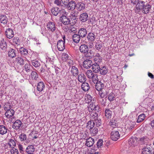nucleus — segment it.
<instances>
[{
	"label": "nucleus",
	"mask_w": 154,
	"mask_h": 154,
	"mask_svg": "<svg viewBox=\"0 0 154 154\" xmlns=\"http://www.w3.org/2000/svg\"><path fill=\"white\" fill-rule=\"evenodd\" d=\"M118 129V130H114L112 131L110 137L111 139L115 141H116L119 138L120 136L122 135V132L120 131V129Z\"/></svg>",
	"instance_id": "f257e3e1"
},
{
	"label": "nucleus",
	"mask_w": 154,
	"mask_h": 154,
	"mask_svg": "<svg viewBox=\"0 0 154 154\" xmlns=\"http://www.w3.org/2000/svg\"><path fill=\"white\" fill-rule=\"evenodd\" d=\"M65 42L62 40H59L57 43V47L58 50L60 51H63L65 48Z\"/></svg>",
	"instance_id": "f03ea898"
},
{
	"label": "nucleus",
	"mask_w": 154,
	"mask_h": 154,
	"mask_svg": "<svg viewBox=\"0 0 154 154\" xmlns=\"http://www.w3.org/2000/svg\"><path fill=\"white\" fill-rule=\"evenodd\" d=\"M47 28L48 30L51 32H54L56 29L55 23L51 22H48L47 25Z\"/></svg>",
	"instance_id": "7ed1b4c3"
},
{
	"label": "nucleus",
	"mask_w": 154,
	"mask_h": 154,
	"mask_svg": "<svg viewBox=\"0 0 154 154\" xmlns=\"http://www.w3.org/2000/svg\"><path fill=\"white\" fill-rule=\"evenodd\" d=\"M92 64L93 63L91 60H89V59H87L84 61L83 65L84 68L88 69L92 66Z\"/></svg>",
	"instance_id": "20e7f679"
},
{
	"label": "nucleus",
	"mask_w": 154,
	"mask_h": 154,
	"mask_svg": "<svg viewBox=\"0 0 154 154\" xmlns=\"http://www.w3.org/2000/svg\"><path fill=\"white\" fill-rule=\"evenodd\" d=\"M88 19V16L86 13H82L79 16V19L82 22H85Z\"/></svg>",
	"instance_id": "39448f33"
},
{
	"label": "nucleus",
	"mask_w": 154,
	"mask_h": 154,
	"mask_svg": "<svg viewBox=\"0 0 154 154\" xmlns=\"http://www.w3.org/2000/svg\"><path fill=\"white\" fill-rule=\"evenodd\" d=\"M67 0H55L54 3L59 7H62L67 4Z\"/></svg>",
	"instance_id": "423d86ee"
},
{
	"label": "nucleus",
	"mask_w": 154,
	"mask_h": 154,
	"mask_svg": "<svg viewBox=\"0 0 154 154\" xmlns=\"http://www.w3.org/2000/svg\"><path fill=\"white\" fill-rule=\"evenodd\" d=\"M94 143V140L92 137H89L86 139L85 145L88 147L92 146Z\"/></svg>",
	"instance_id": "0eeeda50"
},
{
	"label": "nucleus",
	"mask_w": 154,
	"mask_h": 154,
	"mask_svg": "<svg viewBox=\"0 0 154 154\" xmlns=\"http://www.w3.org/2000/svg\"><path fill=\"white\" fill-rule=\"evenodd\" d=\"M87 34V31L86 29L84 28H81L79 30L78 34L81 38L85 37Z\"/></svg>",
	"instance_id": "6e6552de"
},
{
	"label": "nucleus",
	"mask_w": 154,
	"mask_h": 154,
	"mask_svg": "<svg viewBox=\"0 0 154 154\" xmlns=\"http://www.w3.org/2000/svg\"><path fill=\"white\" fill-rule=\"evenodd\" d=\"M61 21L65 25L71 24V21L66 16H62L61 17Z\"/></svg>",
	"instance_id": "1a4fd4ad"
},
{
	"label": "nucleus",
	"mask_w": 154,
	"mask_h": 154,
	"mask_svg": "<svg viewBox=\"0 0 154 154\" xmlns=\"http://www.w3.org/2000/svg\"><path fill=\"white\" fill-rule=\"evenodd\" d=\"M79 50L81 53L85 54L88 51L89 49L87 45L84 44L80 45Z\"/></svg>",
	"instance_id": "9d476101"
},
{
	"label": "nucleus",
	"mask_w": 154,
	"mask_h": 154,
	"mask_svg": "<svg viewBox=\"0 0 154 154\" xmlns=\"http://www.w3.org/2000/svg\"><path fill=\"white\" fill-rule=\"evenodd\" d=\"M22 123L21 121L19 120H16L12 125L13 128L16 130L18 129L21 126Z\"/></svg>",
	"instance_id": "9b49d317"
},
{
	"label": "nucleus",
	"mask_w": 154,
	"mask_h": 154,
	"mask_svg": "<svg viewBox=\"0 0 154 154\" xmlns=\"http://www.w3.org/2000/svg\"><path fill=\"white\" fill-rule=\"evenodd\" d=\"M99 107L97 105L96 106L95 105L94 103H92V102L90 103V104L88 106V109L89 111H90V109L92 110V111H97L98 112V110H99Z\"/></svg>",
	"instance_id": "f8f14e48"
},
{
	"label": "nucleus",
	"mask_w": 154,
	"mask_h": 154,
	"mask_svg": "<svg viewBox=\"0 0 154 154\" xmlns=\"http://www.w3.org/2000/svg\"><path fill=\"white\" fill-rule=\"evenodd\" d=\"M78 79L81 83L84 82L86 81V77L84 73L81 72L78 75Z\"/></svg>",
	"instance_id": "ddd939ff"
},
{
	"label": "nucleus",
	"mask_w": 154,
	"mask_h": 154,
	"mask_svg": "<svg viewBox=\"0 0 154 154\" xmlns=\"http://www.w3.org/2000/svg\"><path fill=\"white\" fill-rule=\"evenodd\" d=\"M95 84H96L95 88L97 91H100L103 89L104 85L100 81H98Z\"/></svg>",
	"instance_id": "4468645a"
},
{
	"label": "nucleus",
	"mask_w": 154,
	"mask_h": 154,
	"mask_svg": "<svg viewBox=\"0 0 154 154\" xmlns=\"http://www.w3.org/2000/svg\"><path fill=\"white\" fill-rule=\"evenodd\" d=\"M89 117L91 120H93L94 121L95 120L97 119L98 117V115L96 112L94 111H92L90 112V111H89Z\"/></svg>",
	"instance_id": "2eb2a0df"
},
{
	"label": "nucleus",
	"mask_w": 154,
	"mask_h": 154,
	"mask_svg": "<svg viewBox=\"0 0 154 154\" xmlns=\"http://www.w3.org/2000/svg\"><path fill=\"white\" fill-rule=\"evenodd\" d=\"M94 60L95 62L94 63L99 64L102 62V58L100 54L98 53H97L94 57Z\"/></svg>",
	"instance_id": "dca6fc26"
},
{
	"label": "nucleus",
	"mask_w": 154,
	"mask_h": 154,
	"mask_svg": "<svg viewBox=\"0 0 154 154\" xmlns=\"http://www.w3.org/2000/svg\"><path fill=\"white\" fill-rule=\"evenodd\" d=\"M137 138L135 137L131 138L128 142V143L131 146H134L137 144Z\"/></svg>",
	"instance_id": "f3484780"
},
{
	"label": "nucleus",
	"mask_w": 154,
	"mask_h": 154,
	"mask_svg": "<svg viewBox=\"0 0 154 154\" xmlns=\"http://www.w3.org/2000/svg\"><path fill=\"white\" fill-rule=\"evenodd\" d=\"M92 66L93 72L97 73L99 72L100 67L98 64L97 63L93 64Z\"/></svg>",
	"instance_id": "a211bd4d"
},
{
	"label": "nucleus",
	"mask_w": 154,
	"mask_h": 154,
	"mask_svg": "<svg viewBox=\"0 0 154 154\" xmlns=\"http://www.w3.org/2000/svg\"><path fill=\"white\" fill-rule=\"evenodd\" d=\"M85 5L82 2H78L76 4V8L79 11L83 10L85 9Z\"/></svg>",
	"instance_id": "6ab92c4d"
},
{
	"label": "nucleus",
	"mask_w": 154,
	"mask_h": 154,
	"mask_svg": "<svg viewBox=\"0 0 154 154\" xmlns=\"http://www.w3.org/2000/svg\"><path fill=\"white\" fill-rule=\"evenodd\" d=\"M76 7V4H75L73 1H71L69 2L67 5V7L68 9L69 10H73L75 9Z\"/></svg>",
	"instance_id": "aec40b11"
},
{
	"label": "nucleus",
	"mask_w": 154,
	"mask_h": 154,
	"mask_svg": "<svg viewBox=\"0 0 154 154\" xmlns=\"http://www.w3.org/2000/svg\"><path fill=\"white\" fill-rule=\"evenodd\" d=\"M100 73L101 75H105L108 72V69L106 66H101L100 69Z\"/></svg>",
	"instance_id": "412c9836"
},
{
	"label": "nucleus",
	"mask_w": 154,
	"mask_h": 154,
	"mask_svg": "<svg viewBox=\"0 0 154 154\" xmlns=\"http://www.w3.org/2000/svg\"><path fill=\"white\" fill-rule=\"evenodd\" d=\"M35 151V148L32 145L28 146L26 149V152L28 154H32Z\"/></svg>",
	"instance_id": "4be33fe9"
},
{
	"label": "nucleus",
	"mask_w": 154,
	"mask_h": 154,
	"mask_svg": "<svg viewBox=\"0 0 154 154\" xmlns=\"http://www.w3.org/2000/svg\"><path fill=\"white\" fill-rule=\"evenodd\" d=\"M45 88V84L43 82H39L37 86V90L39 91H42Z\"/></svg>",
	"instance_id": "5701e85b"
},
{
	"label": "nucleus",
	"mask_w": 154,
	"mask_h": 154,
	"mask_svg": "<svg viewBox=\"0 0 154 154\" xmlns=\"http://www.w3.org/2000/svg\"><path fill=\"white\" fill-rule=\"evenodd\" d=\"M150 8V5L149 4L147 3L145 5L142 9L143 13L145 14L148 13L149 12Z\"/></svg>",
	"instance_id": "b1692460"
},
{
	"label": "nucleus",
	"mask_w": 154,
	"mask_h": 154,
	"mask_svg": "<svg viewBox=\"0 0 154 154\" xmlns=\"http://www.w3.org/2000/svg\"><path fill=\"white\" fill-rule=\"evenodd\" d=\"M142 154H152V152L150 147H145L142 149Z\"/></svg>",
	"instance_id": "393cba45"
},
{
	"label": "nucleus",
	"mask_w": 154,
	"mask_h": 154,
	"mask_svg": "<svg viewBox=\"0 0 154 154\" xmlns=\"http://www.w3.org/2000/svg\"><path fill=\"white\" fill-rule=\"evenodd\" d=\"M72 11L71 12L70 17L71 19L73 20H75L78 14V12L75 10H72Z\"/></svg>",
	"instance_id": "a878e982"
},
{
	"label": "nucleus",
	"mask_w": 154,
	"mask_h": 154,
	"mask_svg": "<svg viewBox=\"0 0 154 154\" xmlns=\"http://www.w3.org/2000/svg\"><path fill=\"white\" fill-rule=\"evenodd\" d=\"M71 72L72 75L74 76H75L78 75V69L77 67L75 66H74L72 67Z\"/></svg>",
	"instance_id": "bb28decb"
},
{
	"label": "nucleus",
	"mask_w": 154,
	"mask_h": 154,
	"mask_svg": "<svg viewBox=\"0 0 154 154\" xmlns=\"http://www.w3.org/2000/svg\"><path fill=\"white\" fill-rule=\"evenodd\" d=\"M109 125L113 128L117 127L118 126L117 121L115 119H112L109 122Z\"/></svg>",
	"instance_id": "cd10ccee"
},
{
	"label": "nucleus",
	"mask_w": 154,
	"mask_h": 154,
	"mask_svg": "<svg viewBox=\"0 0 154 154\" xmlns=\"http://www.w3.org/2000/svg\"><path fill=\"white\" fill-rule=\"evenodd\" d=\"M87 38L88 41H93L95 39L96 36L93 33L90 32L88 34Z\"/></svg>",
	"instance_id": "c85d7f7f"
},
{
	"label": "nucleus",
	"mask_w": 154,
	"mask_h": 154,
	"mask_svg": "<svg viewBox=\"0 0 154 154\" xmlns=\"http://www.w3.org/2000/svg\"><path fill=\"white\" fill-rule=\"evenodd\" d=\"M82 83H83L81 86L82 88L85 91H88L90 89L89 84L87 82H85Z\"/></svg>",
	"instance_id": "c756f323"
},
{
	"label": "nucleus",
	"mask_w": 154,
	"mask_h": 154,
	"mask_svg": "<svg viewBox=\"0 0 154 154\" xmlns=\"http://www.w3.org/2000/svg\"><path fill=\"white\" fill-rule=\"evenodd\" d=\"M145 5L144 2L140 1H139L137 4L136 8L137 9H142Z\"/></svg>",
	"instance_id": "7c9ffc66"
},
{
	"label": "nucleus",
	"mask_w": 154,
	"mask_h": 154,
	"mask_svg": "<svg viewBox=\"0 0 154 154\" xmlns=\"http://www.w3.org/2000/svg\"><path fill=\"white\" fill-rule=\"evenodd\" d=\"M81 38V37L77 34H74L72 37L73 41L76 43H78L79 42Z\"/></svg>",
	"instance_id": "2f4dec72"
},
{
	"label": "nucleus",
	"mask_w": 154,
	"mask_h": 154,
	"mask_svg": "<svg viewBox=\"0 0 154 154\" xmlns=\"http://www.w3.org/2000/svg\"><path fill=\"white\" fill-rule=\"evenodd\" d=\"M95 122L93 120L89 121L87 123L86 128L89 130L91 129L94 126Z\"/></svg>",
	"instance_id": "473e14b6"
},
{
	"label": "nucleus",
	"mask_w": 154,
	"mask_h": 154,
	"mask_svg": "<svg viewBox=\"0 0 154 154\" xmlns=\"http://www.w3.org/2000/svg\"><path fill=\"white\" fill-rule=\"evenodd\" d=\"M105 115L108 119L111 118L112 115V112L109 109H106L105 110Z\"/></svg>",
	"instance_id": "72a5a7b5"
},
{
	"label": "nucleus",
	"mask_w": 154,
	"mask_h": 154,
	"mask_svg": "<svg viewBox=\"0 0 154 154\" xmlns=\"http://www.w3.org/2000/svg\"><path fill=\"white\" fill-rule=\"evenodd\" d=\"M145 115L144 114H142L139 115L137 118V122L140 123L143 121L145 119Z\"/></svg>",
	"instance_id": "f704fd0d"
},
{
	"label": "nucleus",
	"mask_w": 154,
	"mask_h": 154,
	"mask_svg": "<svg viewBox=\"0 0 154 154\" xmlns=\"http://www.w3.org/2000/svg\"><path fill=\"white\" fill-rule=\"evenodd\" d=\"M85 74L87 77L88 79L90 78L91 77H92L93 75L94 74V73L91 70H87L85 72Z\"/></svg>",
	"instance_id": "c9c22d12"
},
{
	"label": "nucleus",
	"mask_w": 154,
	"mask_h": 154,
	"mask_svg": "<svg viewBox=\"0 0 154 154\" xmlns=\"http://www.w3.org/2000/svg\"><path fill=\"white\" fill-rule=\"evenodd\" d=\"M7 132V129L3 125L0 126V134H4Z\"/></svg>",
	"instance_id": "e433bc0d"
},
{
	"label": "nucleus",
	"mask_w": 154,
	"mask_h": 154,
	"mask_svg": "<svg viewBox=\"0 0 154 154\" xmlns=\"http://www.w3.org/2000/svg\"><path fill=\"white\" fill-rule=\"evenodd\" d=\"M0 22L3 24H6L7 23V20L5 16L1 15L0 16Z\"/></svg>",
	"instance_id": "4c0bfd02"
},
{
	"label": "nucleus",
	"mask_w": 154,
	"mask_h": 154,
	"mask_svg": "<svg viewBox=\"0 0 154 154\" xmlns=\"http://www.w3.org/2000/svg\"><path fill=\"white\" fill-rule=\"evenodd\" d=\"M60 16H66L67 15V13L66 12L65 10L64 9H61L59 11L58 14Z\"/></svg>",
	"instance_id": "58836bf2"
},
{
	"label": "nucleus",
	"mask_w": 154,
	"mask_h": 154,
	"mask_svg": "<svg viewBox=\"0 0 154 154\" xmlns=\"http://www.w3.org/2000/svg\"><path fill=\"white\" fill-rule=\"evenodd\" d=\"M31 77L32 79L36 80L38 78V75L35 71H32L31 74Z\"/></svg>",
	"instance_id": "ea45409f"
},
{
	"label": "nucleus",
	"mask_w": 154,
	"mask_h": 154,
	"mask_svg": "<svg viewBox=\"0 0 154 154\" xmlns=\"http://www.w3.org/2000/svg\"><path fill=\"white\" fill-rule=\"evenodd\" d=\"M10 112H11V115H10V122H12L15 120V117L14 116V111L12 109H10Z\"/></svg>",
	"instance_id": "a19ab883"
},
{
	"label": "nucleus",
	"mask_w": 154,
	"mask_h": 154,
	"mask_svg": "<svg viewBox=\"0 0 154 154\" xmlns=\"http://www.w3.org/2000/svg\"><path fill=\"white\" fill-rule=\"evenodd\" d=\"M91 79L92 81L94 82V84L97 83L98 80V76L97 75V74H94L93 75V76L89 79Z\"/></svg>",
	"instance_id": "79ce46f5"
},
{
	"label": "nucleus",
	"mask_w": 154,
	"mask_h": 154,
	"mask_svg": "<svg viewBox=\"0 0 154 154\" xmlns=\"http://www.w3.org/2000/svg\"><path fill=\"white\" fill-rule=\"evenodd\" d=\"M90 131V133L93 136L95 135L98 133V130L97 128L95 127L92 128Z\"/></svg>",
	"instance_id": "37998d69"
},
{
	"label": "nucleus",
	"mask_w": 154,
	"mask_h": 154,
	"mask_svg": "<svg viewBox=\"0 0 154 154\" xmlns=\"http://www.w3.org/2000/svg\"><path fill=\"white\" fill-rule=\"evenodd\" d=\"M32 65L35 67H37L40 65V62L37 60H34L32 61Z\"/></svg>",
	"instance_id": "c03bdc74"
},
{
	"label": "nucleus",
	"mask_w": 154,
	"mask_h": 154,
	"mask_svg": "<svg viewBox=\"0 0 154 154\" xmlns=\"http://www.w3.org/2000/svg\"><path fill=\"white\" fill-rule=\"evenodd\" d=\"M58 8H54L51 10L52 14L55 16H57L58 14Z\"/></svg>",
	"instance_id": "a18cd8bd"
},
{
	"label": "nucleus",
	"mask_w": 154,
	"mask_h": 154,
	"mask_svg": "<svg viewBox=\"0 0 154 154\" xmlns=\"http://www.w3.org/2000/svg\"><path fill=\"white\" fill-rule=\"evenodd\" d=\"M16 51L13 49H11V50H10V57L12 58H14L16 57Z\"/></svg>",
	"instance_id": "49530a36"
},
{
	"label": "nucleus",
	"mask_w": 154,
	"mask_h": 154,
	"mask_svg": "<svg viewBox=\"0 0 154 154\" xmlns=\"http://www.w3.org/2000/svg\"><path fill=\"white\" fill-rule=\"evenodd\" d=\"M115 98V95L113 93H111L108 95V99L110 101H113Z\"/></svg>",
	"instance_id": "de8ad7c7"
},
{
	"label": "nucleus",
	"mask_w": 154,
	"mask_h": 154,
	"mask_svg": "<svg viewBox=\"0 0 154 154\" xmlns=\"http://www.w3.org/2000/svg\"><path fill=\"white\" fill-rule=\"evenodd\" d=\"M19 138L21 141H24L26 139V136L25 134H21L19 136Z\"/></svg>",
	"instance_id": "09e8293b"
},
{
	"label": "nucleus",
	"mask_w": 154,
	"mask_h": 154,
	"mask_svg": "<svg viewBox=\"0 0 154 154\" xmlns=\"http://www.w3.org/2000/svg\"><path fill=\"white\" fill-rule=\"evenodd\" d=\"M24 67L25 71H26V72H30L31 71V66L30 65L27 63L26 64Z\"/></svg>",
	"instance_id": "8fccbe9b"
},
{
	"label": "nucleus",
	"mask_w": 154,
	"mask_h": 154,
	"mask_svg": "<svg viewBox=\"0 0 154 154\" xmlns=\"http://www.w3.org/2000/svg\"><path fill=\"white\" fill-rule=\"evenodd\" d=\"M20 51L21 54L24 55H26L28 53L27 50L23 48H21L20 49Z\"/></svg>",
	"instance_id": "3c124183"
},
{
	"label": "nucleus",
	"mask_w": 154,
	"mask_h": 154,
	"mask_svg": "<svg viewBox=\"0 0 154 154\" xmlns=\"http://www.w3.org/2000/svg\"><path fill=\"white\" fill-rule=\"evenodd\" d=\"M102 44L100 42H98L96 43L95 47L98 51L100 50L102 47Z\"/></svg>",
	"instance_id": "603ef678"
},
{
	"label": "nucleus",
	"mask_w": 154,
	"mask_h": 154,
	"mask_svg": "<svg viewBox=\"0 0 154 154\" xmlns=\"http://www.w3.org/2000/svg\"><path fill=\"white\" fill-rule=\"evenodd\" d=\"M62 58L63 61H66L69 59V56L67 54L63 53L62 55Z\"/></svg>",
	"instance_id": "864d4df0"
},
{
	"label": "nucleus",
	"mask_w": 154,
	"mask_h": 154,
	"mask_svg": "<svg viewBox=\"0 0 154 154\" xmlns=\"http://www.w3.org/2000/svg\"><path fill=\"white\" fill-rule=\"evenodd\" d=\"M95 123H96V126L97 127H99L101 125V121L100 119L98 118L97 119L95 120L94 121Z\"/></svg>",
	"instance_id": "5fc2aeb1"
},
{
	"label": "nucleus",
	"mask_w": 154,
	"mask_h": 154,
	"mask_svg": "<svg viewBox=\"0 0 154 154\" xmlns=\"http://www.w3.org/2000/svg\"><path fill=\"white\" fill-rule=\"evenodd\" d=\"M16 59L20 65H23L24 63V60L22 57H18L16 58Z\"/></svg>",
	"instance_id": "6e6d98bb"
},
{
	"label": "nucleus",
	"mask_w": 154,
	"mask_h": 154,
	"mask_svg": "<svg viewBox=\"0 0 154 154\" xmlns=\"http://www.w3.org/2000/svg\"><path fill=\"white\" fill-rule=\"evenodd\" d=\"M4 109L5 111H9L10 110V103L8 102L4 105Z\"/></svg>",
	"instance_id": "4d7b16f0"
},
{
	"label": "nucleus",
	"mask_w": 154,
	"mask_h": 154,
	"mask_svg": "<svg viewBox=\"0 0 154 154\" xmlns=\"http://www.w3.org/2000/svg\"><path fill=\"white\" fill-rule=\"evenodd\" d=\"M86 56L88 58H90L93 55V52L91 50H90L89 51L86 53Z\"/></svg>",
	"instance_id": "13d9d810"
},
{
	"label": "nucleus",
	"mask_w": 154,
	"mask_h": 154,
	"mask_svg": "<svg viewBox=\"0 0 154 154\" xmlns=\"http://www.w3.org/2000/svg\"><path fill=\"white\" fill-rule=\"evenodd\" d=\"M10 152L12 154H18V152L17 149L13 147V148L10 150Z\"/></svg>",
	"instance_id": "bf43d9fd"
},
{
	"label": "nucleus",
	"mask_w": 154,
	"mask_h": 154,
	"mask_svg": "<svg viewBox=\"0 0 154 154\" xmlns=\"http://www.w3.org/2000/svg\"><path fill=\"white\" fill-rule=\"evenodd\" d=\"M103 141L101 139H99L97 143V146L98 148L100 147L103 145Z\"/></svg>",
	"instance_id": "052dcab7"
},
{
	"label": "nucleus",
	"mask_w": 154,
	"mask_h": 154,
	"mask_svg": "<svg viewBox=\"0 0 154 154\" xmlns=\"http://www.w3.org/2000/svg\"><path fill=\"white\" fill-rule=\"evenodd\" d=\"M87 98H85V100H87V103H91L92 100V97L90 95H88Z\"/></svg>",
	"instance_id": "680f3d73"
},
{
	"label": "nucleus",
	"mask_w": 154,
	"mask_h": 154,
	"mask_svg": "<svg viewBox=\"0 0 154 154\" xmlns=\"http://www.w3.org/2000/svg\"><path fill=\"white\" fill-rule=\"evenodd\" d=\"M5 34L7 38H10V28L7 29L5 32Z\"/></svg>",
	"instance_id": "e2e57ef3"
},
{
	"label": "nucleus",
	"mask_w": 154,
	"mask_h": 154,
	"mask_svg": "<svg viewBox=\"0 0 154 154\" xmlns=\"http://www.w3.org/2000/svg\"><path fill=\"white\" fill-rule=\"evenodd\" d=\"M16 145V143L13 140L10 139V147H13Z\"/></svg>",
	"instance_id": "0e129e2a"
},
{
	"label": "nucleus",
	"mask_w": 154,
	"mask_h": 154,
	"mask_svg": "<svg viewBox=\"0 0 154 154\" xmlns=\"http://www.w3.org/2000/svg\"><path fill=\"white\" fill-rule=\"evenodd\" d=\"M6 43L4 42H2L0 44V48L2 49H4V48H6Z\"/></svg>",
	"instance_id": "69168bd1"
},
{
	"label": "nucleus",
	"mask_w": 154,
	"mask_h": 154,
	"mask_svg": "<svg viewBox=\"0 0 154 154\" xmlns=\"http://www.w3.org/2000/svg\"><path fill=\"white\" fill-rule=\"evenodd\" d=\"M13 42L14 43L18 44L19 42V40L18 38H14L13 39Z\"/></svg>",
	"instance_id": "338daca9"
},
{
	"label": "nucleus",
	"mask_w": 154,
	"mask_h": 154,
	"mask_svg": "<svg viewBox=\"0 0 154 154\" xmlns=\"http://www.w3.org/2000/svg\"><path fill=\"white\" fill-rule=\"evenodd\" d=\"M9 111H6L5 113V115L6 117L8 119V121L10 120V115Z\"/></svg>",
	"instance_id": "774afa93"
}]
</instances>
